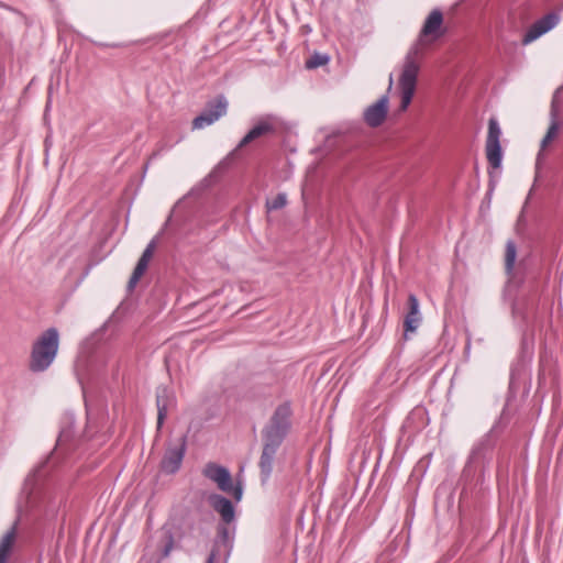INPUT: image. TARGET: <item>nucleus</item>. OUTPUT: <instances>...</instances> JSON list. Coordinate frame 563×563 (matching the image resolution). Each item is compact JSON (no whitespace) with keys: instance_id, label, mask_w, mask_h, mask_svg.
I'll use <instances>...</instances> for the list:
<instances>
[{"instance_id":"nucleus-22","label":"nucleus","mask_w":563,"mask_h":563,"mask_svg":"<svg viewBox=\"0 0 563 563\" xmlns=\"http://www.w3.org/2000/svg\"><path fill=\"white\" fill-rule=\"evenodd\" d=\"M230 493H233V497L236 500H240L242 497V488L240 486H236L234 488L232 487V490Z\"/></svg>"},{"instance_id":"nucleus-20","label":"nucleus","mask_w":563,"mask_h":563,"mask_svg":"<svg viewBox=\"0 0 563 563\" xmlns=\"http://www.w3.org/2000/svg\"><path fill=\"white\" fill-rule=\"evenodd\" d=\"M329 58L325 55L314 54L306 62V67L309 69L323 66L328 63Z\"/></svg>"},{"instance_id":"nucleus-5","label":"nucleus","mask_w":563,"mask_h":563,"mask_svg":"<svg viewBox=\"0 0 563 563\" xmlns=\"http://www.w3.org/2000/svg\"><path fill=\"white\" fill-rule=\"evenodd\" d=\"M501 130L496 119L490 118L488 121V132L486 139V157L489 165L498 168L501 164V146L500 139Z\"/></svg>"},{"instance_id":"nucleus-7","label":"nucleus","mask_w":563,"mask_h":563,"mask_svg":"<svg viewBox=\"0 0 563 563\" xmlns=\"http://www.w3.org/2000/svg\"><path fill=\"white\" fill-rule=\"evenodd\" d=\"M560 15L551 12L537 20L526 32L522 44L528 45L558 25Z\"/></svg>"},{"instance_id":"nucleus-2","label":"nucleus","mask_w":563,"mask_h":563,"mask_svg":"<svg viewBox=\"0 0 563 563\" xmlns=\"http://www.w3.org/2000/svg\"><path fill=\"white\" fill-rule=\"evenodd\" d=\"M291 409L288 404L277 407L264 430L263 441L280 445L290 427Z\"/></svg>"},{"instance_id":"nucleus-18","label":"nucleus","mask_w":563,"mask_h":563,"mask_svg":"<svg viewBox=\"0 0 563 563\" xmlns=\"http://www.w3.org/2000/svg\"><path fill=\"white\" fill-rule=\"evenodd\" d=\"M517 258V247L512 241L506 243L505 250V269L508 274H511L515 267Z\"/></svg>"},{"instance_id":"nucleus-6","label":"nucleus","mask_w":563,"mask_h":563,"mask_svg":"<svg viewBox=\"0 0 563 563\" xmlns=\"http://www.w3.org/2000/svg\"><path fill=\"white\" fill-rule=\"evenodd\" d=\"M278 120L273 115H266L261 118L256 124L249 131V133L241 140L238 145V150L246 146L251 142L271 135L276 132Z\"/></svg>"},{"instance_id":"nucleus-17","label":"nucleus","mask_w":563,"mask_h":563,"mask_svg":"<svg viewBox=\"0 0 563 563\" xmlns=\"http://www.w3.org/2000/svg\"><path fill=\"white\" fill-rule=\"evenodd\" d=\"M551 115H552L551 123L548 128V131H547L544 137L541 141V150L542 151L545 150L548 146H550L558 139L559 133H560L561 125H560V122L558 121V118H556L558 114L554 109H552Z\"/></svg>"},{"instance_id":"nucleus-13","label":"nucleus","mask_w":563,"mask_h":563,"mask_svg":"<svg viewBox=\"0 0 563 563\" xmlns=\"http://www.w3.org/2000/svg\"><path fill=\"white\" fill-rule=\"evenodd\" d=\"M408 313L404 320V328L406 332H413L417 330L421 321L419 300L413 294L408 296Z\"/></svg>"},{"instance_id":"nucleus-23","label":"nucleus","mask_w":563,"mask_h":563,"mask_svg":"<svg viewBox=\"0 0 563 563\" xmlns=\"http://www.w3.org/2000/svg\"><path fill=\"white\" fill-rule=\"evenodd\" d=\"M206 563H213V556L211 555Z\"/></svg>"},{"instance_id":"nucleus-11","label":"nucleus","mask_w":563,"mask_h":563,"mask_svg":"<svg viewBox=\"0 0 563 563\" xmlns=\"http://www.w3.org/2000/svg\"><path fill=\"white\" fill-rule=\"evenodd\" d=\"M185 454V441L181 439L180 442L174 446L169 448L162 461V468L164 472L173 474L178 471L181 465L183 459Z\"/></svg>"},{"instance_id":"nucleus-9","label":"nucleus","mask_w":563,"mask_h":563,"mask_svg":"<svg viewBox=\"0 0 563 563\" xmlns=\"http://www.w3.org/2000/svg\"><path fill=\"white\" fill-rule=\"evenodd\" d=\"M203 476L217 484L218 488L224 493L232 490V477L230 472L216 463H208L202 470Z\"/></svg>"},{"instance_id":"nucleus-1","label":"nucleus","mask_w":563,"mask_h":563,"mask_svg":"<svg viewBox=\"0 0 563 563\" xmlns=\"http://www.w3.org/2000/svg\"><path fill=\"white\" fill-rule=\"evenodd\" d=\"M58 343V332L56 329L51 328L42 333L33 344L30 369L32 372L47 369L56 357Z\"/></svg>"},{"instance_id":"nucleus-4","label":"nucleus","mask_w":563,"mask_h":563,"mask_svg":"<svg viewBox=\"0 0 563 563\" xmlns=\"http://www.w3.org/2000/svg\"><path fill=\"white\" fill-rule=\"evenodd\" d=\"M443 20V13L439 9L429 13L420 31L415 54H417L419 46L431 44L444 34Z\"/></svg>"},{"instance_id":"nucleus-12","label":"nucleus","mask_w":563,"mask_h":563,"mask_svg":"<svg viewBox=\"0 0 563 563\" xmlns=\"http://www.w3.org/2000/svg\"><path fill=\"white\" fill-rule=\"evenodd\" d=\"M154 243H150L146 249L144 250L142 256L140 257L132 276L129 280L128 287L130 290L134 289V287L137 285L144 273L146 272L148 264L154 255Z\"/></svg>"},{"instance_id":"nucleus-3","label":"nucleus","mask_w":563,"mask_h":563,"mask_svg":"<svg viewBox=\"0 0 563 563\" xmlns=\"http://www.w3.org/2000/svg\"><path fill=\"white\" fill-rule=\"evenodd\" d=\"M419 73V64L416 58L410 54L408 55L400 78L399 86L401 90L400 110L405 111L409 107L415 95L417 77Z\"/></svg>"},{"instance_id":"nucleus-8","label":"nucleus","mask_w":563,"mask_h":563,"mask_svg":"<svg viewBox=\"0 0 563 563\" xmlns=\"http://www.w3.org/2000/svg\"><path fill=\"white\" fill-rule=\"evenodd\" d=\"M228 102L223 97L217 98L209 104L208 109L195 118L192 121V129H203L218 121L227 113Z\"/></svg>"},{"instance_id":"nucleus-21","label":"nucleus","mask_w":563,"mask_h":563,"mask_svg":"<svg viewBox=\"0 0 563 563\" xmlns=\"http://www.w3.org/2000/svg\"><path fill=\"white\" fill-rule=\"evenodd\" d=\"M157 428L161 429L166 416H167V408L166 405L162 402L161 398H157Z\"/></svg>"},{"instance_id":"nucleus-14","label":"nucleus","mask_w":563,"mask_h":563,"mask_svg":"<svg viewBox=\"0 0 563 563\" xmlns=\"http://www.w3.org/2000/svg\"><path fill=\"white\" fill-rule=\"evenodd\" d=\"M210 503L212 508L220 514L222 520L225 523H230L234 519V508L232 503L220 496V495H212L210 497Z\"/></svg>"},{"instance_id":"nucleus-16","label":"nucleus","mask_w":563,"mask_h":563,"mask_svg":"<svg viewBox=\"0 0 563 563\" xmlns=\"http://www.w3.org/2000/svg\"><path fill=\"white\" fill-rule=\"evenodd\" d=\"M16 541V528L13 526L0 539V563H8Z\"/></svg>"},{"instance_id":"nucleus-19","label":"nucleus","mask_w":563,"mask_h":563,"mask_svg":"<svg viewBox=\"0 0 563 563\" xmlns=\"http://www.w3.org/2000/svg\"><path fill=\"white\" fill-rule=\"evenodd\" d=\"M287 203V197L285 194H278L275 198L272 200L266 201V208L267 210H278L285 207Z\"/></svg>"},{"instance_id":"nucleus-10","label":"nucleus","mask_w":563,"mask_h":563,"mask_svg":"<svg viewBox=\"0 0 563 563\" xmlns=\"http://www.w3.org/2000/svg\"><path fill=\"white\" fill-rule=\"evenodd\" d=\"M388 112V98L383 96L375 103L371 104L364 112V120L372 128L383 124Z\"/></svg>"},{"instance_id":"nucleus-15","label":"nucleus","mask_w":563,"mask_h":563,"mask_svg":"<svg viewBox=\"0 0 563 563\" xmlns=\"http://www.w3.org/2000/svg\"><path fill=\"white\" fill-rule=\"evenodd\" d=\"M279 445L264 441L263 452L260 460V467L264 478H267L273 470L274 456Z\"/></svg>"}]
</instances>
